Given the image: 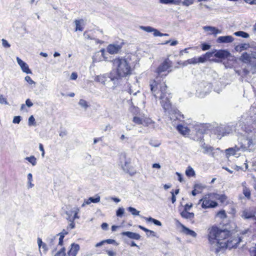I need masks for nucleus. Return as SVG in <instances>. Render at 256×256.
<instances>
[{"label":"nucleus","mask_w":256,"mask_h":256,"mask_svg":"<svg viewBox=\"0 0 256 256\" xmlns=\"http://www.w3.org/2000/svg\"><path fill=\"white\" fill-rule=\"evenodd\" d=\"M151 91L156 98L161 100V104L165 112H168L171 120H175L180 117V115L178 110L172 108L170 99L171 98L170 94L166 92L167 86L164 82H158L154 80L150 84Z\"/></svg>","instance_id":"nucleus-1"},{"label":"nucleus","mask_w":256,"mask_h":256,"mask_svg":"<svg viewBox=\"0 0 256 256\" xmlns=\"http://www.w3.org/2000/svg\"><path fill=\"white\" fill-rule=\"evenodd\" d=\"M208 240L211 244V248L216 253V248H218L221 242H226V239L230 236V231L222 230L216 226H212L208 228Z\"/></svg>","instance_id":"nucleus-2"},{"label":"nucleus","mask_w":256,"mask_h":256,"mask_svg":"<svg viewBox=\"0 0 256 256\" xmlns=\"http://www.w3.org/2000/svg\"><path fill=\"white\" fill-rule=\"evenodd\" d=\"M112 66L116 70V76H111V80H114L115 78L118 79L121 78L129 76L132 73V68L128 61L124 57H118L112 60Z\"/></svg>","instance_id":"nucleus-3"},{"label":"nucleus","mask_w":256,"mask_h":256,"mask_svg":"<svg viewBox=\"0 0 256 256\" xmlns=\"http://www.w3.org/2000/svg\"><path fill=\"white\" fill-rule=\"evenodd\" d=\"M242 240L241 238L238 237H230L228 238L226 240V242H221L219 244V248H216V253L218 254L219 252L224 250L226 248H228L230 250L234 248H236L238 244H239Z\"/></svg>","instance_id":"nucleus-4"},{"label":"nucleus","mask_w":256,"mask_h":256,"mask_svg":"<svg viewBox=\"0 0 256 256\" xmlns=\"http://www.w3.org/2000/svg\"><path fill=\"white\" fill-rule=\"evenodd\" d=\"M206 196L205 197L200 200V202H202V207L203 208H216L218 206V203L212 200L213 199V196H210V194Z\"/></svg>","instance_id":"nucleus-5"},{"label":"nucleus","mask_w":256,"mask_h":256,"mask_svg":"<svg viewBox=\"0 0 256 256\" xmlns=\"http://www.w3.org/2000/svg\"><path fill=\"white\" fill-rule=\"evenodd\" d=\"M212 56V54L210 52H206L204 55H203L198 58H193L188 60L186 62L188 64H196L200 63H204L206 59L210 58Z\"/></svg>","instance_id":"nucleus-6"},{"label":"nucleus","mask_w":256,"mask_h":256,"mask_svg":"<svg viewBox=\"0 0 256 256\" xmlns=\"http://www.w3.org/2000/svg\"><path fill=\"white\" fill-rule=\"evenodd\" d=\"M197 92L199 91L200 96H203L209 93L212 89V85L207 82H202L199 86Z\"/></svg>","instance_id":"nucleus-7"},{"label":"nucleus","mask_w":256,"mask_h":256,"mask_svg":"<svg viewBox=\"0 0 256 256\" xmlns=\"http://www.w3.org/2000/svg\"><path fill=\"white\" fill-rule=\"evenodd\" d=\"M80 212V209L78 207H74L70 211H66V214L67 216L66 219L68 220H74L78 219L80 216L78 215Z\"/></svg>","instance_id":"nucleus-8"},{"label":"nucleus","mask_w":256,"mask_h":256,"mask_svg":"<svg viewBox=\"0 0 256 256\" xmlns=\"http://www.w3.org/2000/svg\"><path fill=\"white\" fill-rule=\"evenodd\" d=\"M172 62L168 58H166L157 68L156 72L158 74L162 72H166L172 66Z\"/></svg>","instance_id":"nucleus-9"},{"label":"nucleus","mask_w":256,"mask_h":256,"mask_svg":"<svg viewBox=\"0 0 256 256\" xmlns=\"http://www.w3.org/2000/svg\"><path fill=\"white\" fill-rule=\"evenodd\" d=\"M122 46L118 44H110L106 48L108 52L111 54H118L121 50Z\"/></svg>","instance_id":"nucleus-10"},{"label":"nucleus","mask_w":256,"mask_h":256,"mask_svg":"<svg viewBox=\"0 0 256 256\" xmlns=\"http://www.w3.org/2000/svg\"><path fill=\"white\" fill-rule=\"evenodd\" d=\"M16 61L18 65L20 66L21 70L27 74H31L32 73L31 70L29 68L28 64L22 60L20 58H16Z\"/></svg>","instance_id":"nucleus-11"},{"label":"nucleus","mask_w":256,"mask_h":256,"mask_svg":"<svg viewBox=\"0 0 256 256\" xmlns=\"http://www.w3.org/2000/svg\"><path fill=\"white\" fill-rule=\"evenodd\" d=\"M240 148L243 150H250L251 148L254 146L252 144V142L248 138H244L241 142Z\"/></svg>","instance_id":"nucleus-12"},{"label":"nucleus","mask_w":256,"mask_h":256,"mask_svg":"<svg viewBox=\"0 0 256 256\" xmlns=\"http://www.w3.org/2000/svg\"><path fill=\"white\" fill-rule=\"evenodd\" d=\"M212 54L211 56L214 54V56L216 58H227L230 56V53L226 50H218L214 52H210Z\"/></svg>","instance_id":"nucleus-13"},{"label":"nucleus","mask_w":256,"mask_h":256,"mask_svg":"<svg viewBox=\"0 0 256 256\" xmlns=\"http://www.w3.org/2000/svg\"><path fill=\"white\" fill-rule=\"evenodd\" d=\"M243 130L246 132L248 133L249 134V131L252 133L251 134H250L249 136H247V138H248L252 142V144L254 146L256 145V132L254 131L252 132L251 130H248L246 126H244V128H242Z\"/></svg>","instance_id":"nucleus-14"},{"label":"nucleus","mask_w":256,"mask_h":256,"mask_svg":"<svg viewBox=\"0 0 256 256\" xmlns=\"http://www.w3.org/2000/svg\"><path fill=\"white\" fill-rule=\"evenodd\" d=\"M200 147L204 150L202 151L203 153L205 154H212V156H214V154L212 152V150H214L213 147L206 144L204 142H200Z\"/></svg>","instance_id":"nucleus-15"},{"label":"nucleus","mask_w":256,"mask_h":256,"mask_svg":"<svg viewBox=\"0 0 256 256\" xmlns=\"http://www.w3.org/2000/svg\"><path fill=\"white\" fill-rule=\"evenodd\" d=\"M80 246L78 244L73 243L71 244V248L68 252V256H76L80 250Z\"/></svg>","instance_id":"nucleus-16"},{"label":"nucleus","mask_w":256,"mask_h":256,"mask_svg":"<svg viewBox=\"0 0 256 256\" xmlns=\"http://www.w3.org/2000/svg\"><path fill=\"white\" fill-rule=\"evenodd\" d=\"M132 121L137 124H142L143 126H146L149 122V120H146L144 118H140L137 116L133 118Z\"/></svg>","instance_id":"nucleus-17"},{"label":"nucleus","mask_w":256,"mask_h":256,"mask_svg":"<svg viewBox=\"0 0 256 256\" xmlns=\"http://www.w3.org/2000/svg\"><path fill=\"white\" fill-rule=\"evenodd\" d=\"M122 234L123 236H126L128 238L136 240H138L140 238V236L137 233L130 232H122Z\"/></svg>","instance_id":"nucleus-18"},{"label":"nucleus","mask_w":256,"mask_h":256,"mask_svg":"<svg viewBox=\"0 0 256 256\" xmlns=\"http://www.w3.org/2000/svg\"><path fill=\"white\" fill-rule=\"evenodd\" d=\"M182 232L186 235L190 236L193 238L197 236L196 233L192 230L189 229L183 224H181Z\"/></svg>","instance_id":"nucleus-19"},{"label":"nucleus","mask_w":256,"mask_h":256,"mask_svg":"<svg viewBox=\"0 0 256 256\" xmlns=\"http://www.w3.org/2000/svg\"><path fill=\"white\" fill-rule=\"evenodd\" d=\"M100 196L98 195H96L95 198L90 197L88 199L84 200L82 206H84L86 204H90L92 202L98 203L100 202Z\"/></svg>","instance_id":"nucleus-20"},{"label":"nucleus","mask_w":256,"mask_h":256,"mask_svg":"<svg viewBox=\"0 0 256 256\" xmlns=\"http://www.w3.org/2000/svg\"><path fill=\"white\" fill-rule=\"evenodd\" d=\"M233 40L234 38L230 36H220L217 40V42L219 43H229Z\"/></svg>","instance_id":"nucleus-21"},{"label":"nucleus","mask_w":256,"mask_h":256,"mask_svg":"<svg viewBox=\"0 0 256 256\" xmlns=\"http://www.w3.org/2000/svg\"><path fill=\"white\" fill-rule=\"evenodd\" d=\"M218 138L220 139L222 136H225L226 134L230 133V130L226 131V128L219 127L218 128L217 130Z\"/></svg>","instance_id":"nucleus-22"},{"label":"nucleus","mask_w":256,"mask_h":256,"mask_svg":"<svg viewBox=\"0 0 256 256\" xmlns=\"http://www.w3.org/2000/svg\"><path fill=\"white\" fill-rule=\"evenodd\" d=\"M210 196H213L212 198L219 200L222 203L225 202L227 197L225 194H210Z\"/></svg>","instance_id":"nucleus-23"},{"label":"nucleus","mask_w":256,"mask_h":256,"mask_svg":"<svg viewBox=\"0 0 256 256\" xmlns=\"http://www.w3.org/2000/svg\"><path fill=\"white\" fill-rule=\"evenodd\" d=\"M177 130L182 134L186 135L189 134V130L182 124H178L176 126Z\"/></svg>","instance_id":"nucleus-24"},{"label":"nucleus","mask_w":256,"mask_h":256,"mask_svg":"<svg viewBox=\"0 0 256 256\" xmlns=\"http://www.w3.org/2000/svg\"><path fill=\"white\" fill-rule=\"evenodd\" d=\"M205 31L210 32V34H217L221 33V31L214 27L210 26H205L203 28Z\"/></svg>","instance_id":"nucleus-25"},{"label":"nucleus","mask_w":256,"mask_h":256,"mask_svg":"<svg viewBox=\"0 0 256 256\" xmlns=\"http://www.w3.org/2000/svg\"><path fill=\"white\" fill-rule=\"evenodd\" d=\"M246 182H244L242 184L243 187L242 193L247 198L250 199L251 195L250 191V189L246 186Z\"/></svg>","instance_id":"nucleus-26"},{"label":"nucleus","mask_w":256,"mask_h":256,"mask_svg":"<svg viewBox=\"0 0 256 256\" xmlns=\"http://www.w3.org/2000/svg\"><path fill=\"white\" fill-rule=\"evenodd\" d=\"M181 216L186 219L192 220L194 218V214L193 212H190L186 210H183L180 213Z\"/></svg>","instance_id":"nucleus-27"},{"label":"nucleus","mask_w":256,"mask_h":256,"mask_svg":"<svg viewBox=\"0 0 256 256\" xmlns=\"http://www.w3.org/2000/svg\"><path fill=\"white\" fill-rule=\"evenodd\" d=\"M254 216V214L248 210H244L242 212V217L245 219L250 218Z\"/></svg>","instance_id":"nucleus-28"},{"label":"nucleus","mask_w":256,"mask_h":256,"mask_svg":"<svg viewBox=\"0 0 256 256\" xmlns=\"http://www.w3.org/2000/svg\"><path fill=\"white\" fill-rule=\"evenodd\" d=\"M238 150V148H228L226 150V154L227 157H228L230 155H234L236 151Z\"/></svg>","instance_id":"nucleus-29"},{"label":"nucleus","mask_w":256,"mask_h":256,"mask_svg":"<svg viewBox=\"0 0 256 256\" xmlns=\"http://www.w3.org/2000/svg\"><path fill=\"white\" fill-rule=\"evenodd\" d=\"M78 105L82 108L85 110L90 106V104L88 102L84 99L80 100L78 102Z\"/></svg>","instance_id":"nucleus-30"},{"label":"nucleus","mask_w":256,"mask_h":256,"mask_svg":"<svg viewBox=\"0 0 256 256\" xmlns=\"http://www.w3.org/2000/svg\"><path fill=\"white\" fill-rule=\"evenodd\" d=\"M250 58H251L250 56L246 52L244 53L242 55L241 58H240V59L242 60L245 63H248V62H250Z\"/></svg>","instance_id":"nucleus-31"},{"label":"nucleus","mask_w":256,"mask_h":256,"mask_svg":"<svg viewBox=\"0 0 256 256\" xmlns=\"http://www.w3.org/2000/svg\"><path fill=\"white\" fill-rule=\"evenodd\" d=\"M143 218H144L147 222H153L156 226H161L162 225V224L160 221H159L157 220H156L152 217H150V218L143 217Z\"/></svg>","instance_id":"nucleus-32"},{"label":"nucleus","mask_w":256,"mask_h":256,"mask_svg":"<svg viewBox=\"0 0 256 256\" xmlns=\"http://www.w3.org/2000/svg\"><path fill=\"white\" fill-rule=\"evenodd\" d=\"M84 22V20L81 19L80 20H76L74 21L76 28V30H79V31H82L83 30V28L81 26V24L82 23Z\"/></svg>","instance_id":"nucleus-33"},{"label":"nucleus","mask_w":256,"mask_h":256,"mask_svg":"<svg viewBox=\"0 0 256 256\" xmlns=\"http://www.w3.org/2000/svg\"><path fill=\"white\" fill-rule=\"evenodd\" d=\"M234 34L237 36H241L244 38H248L249 37V34L248 33L243 31H238L235 32L234 33Z\"/></svg>","instance_id":"nucleus-34"},{"label":"nucleus","mask_w":256,"mask_h":256,"mask_svg":"<svg viewBox=\"0 0 256 256\" xmlns=\"http://www.w3.org/2000/svg\"><path fill=\"white\" fill-rule=\"evenodd\" d=\"M181 0H160V2L164 4H178Z\"/></svg>","instance_id":"nucleus-35"},{"label":"nucleus","mask_w":256,"mask_h":256,"mask_svg":"<svg viewBox=\"0 0 256 256\" xmlns=\"http://www.w3.org/2000/svg\"><path fill=\"white\" fill-rule=\"evenodd\" d=\"M25 159L31 163L33 166H34L36 164V158L33 156L30 157H26Z\"/></svg>","instance_id":"nucleus-36"},{"label":"nucleus","mask_w":256,"mask_h":256,"mask_svg":"<svg viewBox=\"0 0 256 256\" xmlns=\"http://www.w3.org/2000/svg\"><path fill=\"white\" fill-rule=\"evenodd\" d=\"M128 212H130L133 216H139L140 212L136 210L133 207H128Z\"/></svg>","instance_id":"nucleus-37"},{"label":"nucleus","mask_w":256,"mask_h":256,"mask_svg":"<svg viewBox=\"0 0 256 256\" xmlns=\"http://www.w3.org/2000/svg\"><path fill=\"white\" fill-rule=\"evenodd\" d=\"M106 78V77L104 76H96L94 80L96 81L104 84Z\"/></svg>","instance_id":"nucleus-38"},{"label":"nucleus","mask_w":256,"mask_h":256,"mask_svg":"<svg viewBox=\"0 0 256 256\" xmlns=\"http://www.w3.org/2000/svg\"><path fill=\"white\" fill-rule=\"evenodd\" d=\"M186 174L188 176H192L195 174L194 170L190 166H189L186 170Z\"/></svg>","instance_id":"nucleus-39"},{"label":"nucleus","mask_w":256,"mask_h":256,"mask_svg":"<svg viewBox=\"0 0 256 256\" xmlns=\"http://www.w3.org/2000/svg\"><path fill=\"white\" fill-rule=\"evenodd\" d=\"M28 188H32L34 185V184H32V176L31 173H29L28 174Z\"/></svg>","instance_id":"nucleus-40"},{"label":"nucleus","mask_w":256,"mask_h":256,"mask_svg":"<svg viewBox=\"0 0 256 256\" xmlns=\"http://www.w3.org/2000/svg\"><path fill=\"white\" fill-rule=\"evenodd\" d=\"M66 256V248H62L58 250L54 255V256Z\"/></svg>","instance_id":"nucleus-41"},{"label":"nucleus","mask_w":256,"mask_h":256,"mask_svg":"<svg viewBox=\"0 0 256 256\" xmlns=\"http://www.w3.org/2000/svg\"><path fill=\"white\" fill-rule=\"evenodd\" d=\"M152 32H154V36H168V34H162V33L160 32L158 30H156L155 28H154V30Z\"/></svg>","instance_id":"nucleus-42"},{"label":"nucleus","mask_w":256,"mask_h":256,"mask_svg":"<svg viewBox=\"0 0 256 256\" xmlns=\"http://www.w3.org/2000/svg\"><path fill=\"white\" fill-rule=\"evenodd\" d=\"M124 209L123 208H120L116 211V216L118 217H122L124 214Z\"/></svg>","instance_id":"nucleus-43"},{"label":"nucleus","mask_w":256,"mask_h":256,"mask_svg":"<svg viewBox=\"0 0 256 256\" xmlns=\"http://www.w3.org/2000/svg\"><path fill=\"white\" fill-rule=\"evenodd\" d=\"M0 104H3L8 105V103L6 100V98H5L3 95L0 94Z\"/></svg>","instance_id":"nucleus-44"},{"label":"nucleus","mask_w":256,"mask_h":256,"mask_svg":"<svg viewBox=\"0 0 256 256\" xmlns=\"http://www.w3.org/2000/svg\"><path fill=\"white\" fill-rule=\"evenodd\" d=\"M28 125L29 126H33L35 124V119L33 116H31L28 118Z\"/></svg>","instance_id":"nucleus-45"},{"label":"nucleus","mask_w":256,"mask_h":256,"mask_svg":"<svg viewBox=\"0 0 256 256\" xmlns=\"http://www.w3.org/2000/svg\"><path fill=\"white\" fill-rule=\"evenodd\" d=\"M140 28L147 32H152L154 30V28L150 26H142Z\"/></svg>","instance_id":"nucleus-46"},{"label":"nucleus","mask_w":256,"mask_h":256,"mask_svg":"<svg viewBox=\"0 0 256 256\" xmlns=\"http://www.w3.org/2000/svg\"><path fill=\"white\" fill-rule=\"evenodd\" d=\"M24 79L26 81L30 84H36V82L31 78L30 76H26Z\"/></svg>","instance_id":"nucleus-47"},{"label":"nucleus","mask_w":256,"mask_h":256,"mask_svg":"<svg viewBox=\"0 0 256 256\" xmlns=\"http://www.w3.org/2000/svg\"><path fill=\"white\" fill-rule=\"evenodd\" d=\"M217 215L221 218H224L226 217V214L224 210L220 211L218 212Z\"/></svg>","instance_id":"nucleus-48"},{"label":"nucleus","mask_w":256,"mask_h":256,"mask_svg":"<svg viewBox=\"0 0 256 256\" xmlns=\"http://www.w3.org/2000/svg\"><path fill=\"white\" fill-rule=\"evenodd\" d=\"M194 0H184L182 4L184 6H188L194 3Z\"/></svg>","instance_id":"nucleus-49"},{"label":"nucleus","mask_w":256,"mask_h":256,"mask_svg":"<svg viewBox=\"0 0 256 256\" xmlns=\"http://www.w3.org/2000/svg\"><path fill=\"white\" fill-rule=\"evenodd\" d=\"M21 120V117L20 116H15L12 122L14 124H19Z\"/></svg>","instance_id":"nucleus-50"},{"label":"nucleus","mask_w":256,"mask_h":256,"mask_svg":"<svg viewBox=\"0 0 256 256\" xmlns=\"http://www.w3.org/2000/svg\"><path fill=\"white\" fill-rule=\"evenodd\" d=\"M69 222H70V224H68L67 228V230L73 229L75 227L74 220H69Z\"/></svg>","instance_id":"nucleus-51"},{"label":"nucleus","mask_w":256,"mask_h":256,"mask_svg":"<svg viewBox=\"0 0 256 256\" xmlns=\"http://www.w3.org/2000/svg\"><path fill=\"white\" fill-rule=\"evenodd\" d=\"M2 45L4 47L6 48H8L10 47V46L6 40L4 39H2Z\"/></svg>","instance_id":"nucleus-52"},{"label":"nucleus","mask_w":256,"mask_h":256,"mask_svg":"<svg viewBox=\"0 0 256 256\" xmlns=\"http://www.w3.org/2000/svg\"><path fill=\"white\" fill-rule=\"evenodd\" d=\"M210 45L206 44H202V48L203 50H206L210 48Z\"/></svg>","instance_id":"nucleus-53"},{"label":"nucleus","mask_w":256,"mask_h":256,"mask_svg":"<svg viewBox=\"0 0 256 256\" xmlns=\"http://www.w3.org/2000/svg\"><path fill=\"white\" fill-rule=\"evenodd\" d=\"M104 243L106 244H114L116 242V241L114 240H112V239H108V240H104Z\"/></svg>","instance_id":"nucleus-54"},{"label":"nucleus","mask_w":256,"mask_h":256,"mask_svg":"<svg viewBox=\"0 0 256 256\" xmlns=\"http://www.w3.org/2000/svg\"><path fill=\"white\" fill-rule=\"evenodd\" d=\"M39 149L42 152V157H44L45 152H44V148L42 144H39Z\"/></svg>","instance_id":"nucleus-55"},{"label":"nucleus","mask_w":256,"mask_h":256,"mask_svg":"<svg viewBox=\"0 0 256 256\" xmlns=\"http://www.w3.org/2000/svg\"><path fill=\"white\" fill-rule=\"evenodd\" d=\"M125 241L127 244L130 245L131 246L138 247V246L133 241H131V242H129L128 241L126 240H125Z\"/></svg>","instance_id":"nucleus-56"},{"label":"nucleus","mask_w":256,"mask_h":256,"mask_svg":"<svg viewBox=\"0 0 256 256\" xmlns=\"http://www.w3.org/2000/svg\"><path fill=\"white\" fill-rule=\"evenodd\" d=\"M146 235L148 236L150 235H152L153 236H156V232L154 231L148 230V231L146 232Z\"/></svg>","instance_id":"nucleus-57"},{"label":"nucleus","mask_w":256,"mask_h":256,"mask_svg":"<svg viewBox=\"0 0 256 256\" xmlns=\"http://www.w3.org/2000/svg\"><path fill=\"white\" fill-rule=\"evenodd\" d=\"M26 104L29 108L33 106L32 102L30 101V99H27L26 100Z\"/></svg>","instance_id":"nucleus-58"},{"label":"nucleus","mask_w":256,"mask_h":256,"mask_svg":"<svg viewBox=\"0 0 256 256\" xmlns=\"http://www.w3.org/2000/svg\"><path fill=\"white\" fill-rule=\"evenodd\" d=\"M78 78V74L76 72H72L70 76V79L72 80H76Z\"/></svg>","instance_id":"nucleus-59"},{"label":"nucleus","mask_w":256,"mask_h":256,"mask_svg":"<svg viewBox=\"0 0 256 256\" xmlns=\"http://www.w3.org/2000/svg\"><path fill=\"white\" fill-rule=\"evenodd\" d=\"M68 232L66 230H63L62 232H60L58 236H64L68 234Z\"/></svg>","instance_id":"nucleus-60"},{"label":"nucleus","mask_w":256,"mask_h":256,"mask_svg":"<svg viewBox=\"0 0 256 256\" xmlns=\"http://www.w3.org/2000/svg\"><path fill=\"white\" fill-rule=\"evenodd\" d=\"M106 252L109 256H116V253L112 250H106Z\"/></svg>","instance_id":"nucleus-61"},{"label":"nucleus","mask_w":256,"mask_h":256,"mask_svg":"<svg viewBox=\"0 0 256 256\" xmlns=\"http://www.w3.org/2000/svg\"><path fill=\"white\" fill-rule=\"evenodd\" d=\"M246 3L250 4H256V0H244Z\"/></svg>","instance_id":"nucleus-62"},{"label":"nucleus","mask_w":256,"mask_h":256,"mask_svg":"<svg viewBox=\"0 0 256 256\" xmlns=\"http://www.w3.org/2000/svg\"><path fill=\"white\" fill-rule=\"evenodd\" d=\"M251 256H256V246L250 251Z\"/></svg>","instance_id":"nucleus-63"},{"label":"nucleus","mask_w":256,"mask_h":256,"mask_svg":"<svg viewBox=\"0 0 256 256\" xmlns=\"http://www.w3.org/2000/svg\"><path fill=\"white\" fill-rule=\"evenodd\" d=\"M251 70L252 74L256 73V64L252 66Z\"/></svg>","instance_id":"nucleus-64"}]
</instances>
